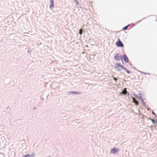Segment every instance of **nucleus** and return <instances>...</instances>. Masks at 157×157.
<instances>
[{"mask_svg": "<svg viewBox=\"0 0 157 157\" xmlns=\"http://www.w3.org/2000/svg\"><path fill=\"white\" fill-rule=\"evenodd\" d=\"M114 68L117 71H120V68L124 69V67L120 63H117L114 66Z\"/></svg>", "mask_w": 157, "mask_h": 157, "instance_id": "1", "label": "nucleus"}, {"mask_svg": "<svg viewBox=\"0 0 157 157\" xmlns=\"http://www.w3.org/2000/svg\"><path fill=\"white\" fill-rule=\"evenodd\" d=\"M116 44L118 47H124L123 44L120 41L119 38L118 39V40L117 42H116Z\"/></svg>", "mask_w": 157, "mask_h": 157, "instance_id": "2", "label": "nucleus"}, {"mask_svg": "<svg viewBox=\"0 0 157 157\" xmlns=\"http://www.w3.org/2000/svg\"><path fill=\"white\" fill-rule=\"evenodd\" d=\"M123 57L124 59V61L126 63H128V59L127 56L124 54L123 56Z\"/></svg>", "mask_w": 157, "mask_h": 157, "instance_id": "3", "label": "nucleus"}, {"mask_svg": "<svg viewBox=\"0 0 157 157\" xmlns=\"http://www.w3.org/2000/svg\"><path fill=\"white\" fill-rule=\"evenodd\" d=\"M118 150L115 148H113L111 150L110 152L111 153H115L118 151Z\"/></svg>", "mask_w": 157, "mask_h": 157, "instance_id": "4", "label": "nucleus"}, {"mask_svg": "<svg viewBox=\"0 0 157 157\" xmlns=\"http://www.w3.org/2000/svg\"><path fill=\"white\" fill-rule=\"evenodd\" d=\"M114 59L118 61L120 60V56L118 54H116L115 55L114 57Z\"/></svg>", "mask_w": 157, "mask_h": 157, "instance_id": "5", "label": "nucleus"}, {"mask_svg": "<svg viewBox=\"0 0 157 157\" xmlns=\"http://www.w3.org/2000/svg\"><path fill=\"white\" fill-rule=\"evenodd\" d=\"M127 93L126 88H125L124 90L121 93V94H123L124 95H125Z\"/></svg>", "mask_w": 157, "mask_h": 157, "instance_id": "6", "label": "nucleus"}, {"mask_svg": "<svg viewBox=\"0 0 157 157\" xmlns=\"http://www.w3.org/2000/svg\"><path fill=\"white\" fill-rule=\"evenodd\" d=\"M50 2L51 3V5H50V7L51 8H52V7H53L54 6L53 0H51Z\"/></svg>", "mask_w": 157, "mask_h": 157, "instance_id": "7", "label": "nucleus"}, {"mask_svg": "<svg viewBox=\"0 0 157 157\" xmlns=\"http://www.w3.org/2000/svg\"><path fill=\"white\" fill-rule=\"evenodd\" d=\"M133 99V102L135 103L136 105H138V102L135 99V98H132Z\"/></svg>", "mask_w": 157, "mask_h": 157, "instance_id": "8", "label": "nucleus"}, {"mask_svg": "<svg viewBox=\"0 0 157 157\" xmlns=\"http://www.w3.org/2000/svg\"><path fill=\"white\" fill-rule=\"evenodd\" d=\"M151 120L153 123H155H155H157V121H156V120H154L152 119H151Z\"/></svg>", "mask_w": 157, "mask_h": 157, "instance_id": "9", "label": "nucleus"}, {"mask_svg": "<svg viewBox=\"0 0 157 157\" xmlns=\"http://www.w3.org/2000/svg\"><path fill=\"white\" fill-rule=\"evenodd\" d=\"M123 69L124 70H125L126 71V72L128 73V74H129L130 73V72L128 71L127 69H126V68L124 67Z\"/></svg>", "mask_w": 157, "mask_h": 157, "instance_id": "10", "label": "nucleus"}, {"mask_svg": "<svg viewBox=\"0 0 157 157\" xmlns=\"http://www.w3.org/2000/svg\"><path fill=\"white\" fill-rule=\"evenodd\" d=\"M129 26V25H128L125 27H124L123 29V30H126L127 29V28Z\"/></svg>", "mask_w": 157, "mask_h": 157, "instance_id": "11", "label": "nucleus"}, {"mask_svg": "<svg viewBox=\"0 0 157 157\" xmlns=\"http://www.w3.org/2000/svg\"><path fill=\"white\" fill-rule=\"evenodd\" d=\"M82 29H80L79 30V33L80 34V35H81L82 33Z\"/></svg>", "mask_w": 157, "mask_h": 157, "instance_id": "12", "label": "nucleus"}, {"mask_svg": "<svg viewBox=\"0 0 157 157\" xmlns=\"http://www.w3.org/2000/svg\"><path fill=\"white\" fill-rule=\"evenodd\" d=\"M75 2H76V4H77V5H78L79 4V3H78V2L77 1V0H75Z\"/></svg>", "mask_w": 157, "mask_h": 157, "instance_id": "13", "label": "nucleus"}, {"mask_svg": "<svg viewBox=\"0 0 157 157\" xmlns=\"http://www.w3.org/2000/svg\"><path fill=\"white\" fill-rule=\"evenodd\" d=\"M113 79L115 81H116L117 80V79L115 77L113 78Z\"/></svg>", "mask_w": 157, "mask_h": 157, "instance_id": "14", "label": "nucleus"}, {"mask_svg": "<svg viewBox=\"0 0 157 157\" xmlns=\"http://www.w3.org/2000/svg\"><path fill=\"white\" fill-rule=\"evenodd\" d=\"M72 93H75V94H77V92H72Z\"/></svg>", "mask_w": 157, "mask_h": 157, "instance_id": "15", "label": "nucleus"}, {"mask_svg": "<svg viewBox=\"0 0 157 157\" xmlns=\"http://www.w3.org/2000/svg\"><path fill=\"white\" fill-rule=\"evenodd\" d=\"M154 17L155 18L156 17V16H154Z\"/></svg>", "mask_w": 157, "mask_h": 157, "instance_id": "16", "label": "nucleus"}, {"mask_svg": "<svg viewBox=\"0 0 157 157\" xmlns=\"http://www.w3.org/2000/svg\"><path fill=\"white\" fill-rule=\"evenodd\" d=\"M155 20V21H157V19H156Z\"/></svg>", "mask_w": 157, "mask_h": 157, "instance_id": "17", "label": "nucleus"}]
</instances>
